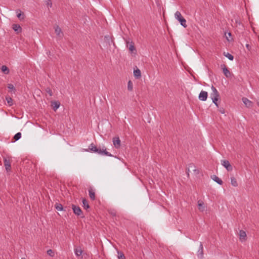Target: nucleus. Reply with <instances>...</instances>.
Masks as SVG:
<instances>
[{
	"instance_id": "obj_34",
	"label": "nucleus",
	"mask_w": 259,
	"mask_h": 259,
	"mask_svg": "<svg viewBox=\"0 0 259 259\" xmlns=\"http://www.w3.org/2000/svg\"><path fill=\"white\" fill-rule=\"evenodd\" d=\"M47 254L52 257H53L55 255L54 252L52 249H49L47 250Z\"/></svg>"
},
{
	"instance_id": "obj_44",
	"label": "nucleus",
	"mask_w": 259,
	"mask_h": 259,
	"mask_svg": "<svg viewBox=\"0 0 259 259\" xmlns=\"http://www.w3.org/2000/svg\"><path fill=\"white\" fill-rule=\"evenodd\" d=\"M21 259H26L25 257H22Z\"/></svg>"
},
{
	"instance_id": "obj_30",
	"label": "nucleus",
	"mask_w": 259,
	"mask_h": 259,
	"mask_svg": "<svg viewBox=\"0 0 259 259\" xmlns=\"http://www.w3.org/2000/svg\"><path fill=\"white\" fill-rule=\"evenodd\" d=\"M6 99L7 101L8 104L9 106H11L13 104V100L10 97H7L6 98Z\"/></svg>"
},
{
	"instance_id": "obj_39",
	"label": "nucleus",
	"mask_w": 259,
	"mask_h": 259,
	"mask_svg": "<svg viewBox=\"0 0 259 259\" xmlns=\"http://www.w3.org/2000/svg\"><path fill=\"white\" fill-rule=\"evenodd\" d=\"M8 87L10 90H14L15 89V88L12 84H9Z\"/></svg>"
},
{
	"instance_id": "obj_26",
	"label": "nucleus",
	"mask_w": 259,
	"mask_h": 259,
	"mask_svg": "<svg viewBox=\"0 0 259 259\" xmlns=\"http://www.w3.org/2000/svg\"><path fill=\"white\" fill-rule=\"evenodd\" d=\"M224 55L228 58L230 60H231L232 61L233 59H234V57L233 55H232L231 54H230L228 52H224Z\"/></svg>"
},
{
	"instance_id": "obj_7",
	"label": "nucleus",
	"mask_w": 259,
	"mask_h": 259,
	"mask_svg": "<svg viewBox=\"0 0 259 259\" xmlns=\"http://www.w3.org/2000/svg\"><path fill=\"white\" fill-rule=\"evenodd\" d=\"M197 255L198 258L201 259L203 256V247L201 242H200L199 249L197 251Z\"/></svg>"
},
{
	"instance_id": "obj_20",
	"label": "nucleus",
	"mask_w": 259,
	"mask_h": 259,
	"mask_svg": "<svg viewBox=\"0 0 259 259\" xmlns=\"http://www.w3.org/2000/svg\"><path fill=\"white\" fill-rule=\"evenodd\" d=\"M134 75L135 77L137 78H138L141 76V71L139 69H137L136 70H134Z\"/></svg>"
},
{
	"instance_id": "obj_25",
	"label": "nucleus",
	"mask_w": 259,
	"mask_h": 259,
	"mask_svg": "<svg viewBox=\"0 0 259 259\" xmlns=\"http://www.w3.org/2000/svg\"><path fill=\"white\" fill-rule=\"evenodd\" d=\"M2 71L6 74H8L9 73V68L5 65H3L1 68Z\"/></svg>"
},
{
	"instance_id": "obj_24",
	"label": "nucleus",
	"mask_w": 259,
	"mask_h": 259,
	"mask_svg": "<svg viewBox=\"0 0 259 259\" xmlns=\"http://www.w3.org/2000/svg\"><path fill=\"white\" fill-rule=\"evenodd\" d=\"M230 179H231V185L234 187H237L238 183H237L236 179L234 177H231Z\"/></svg>"
},
{
	"instance_id": "obj_33",
	"label": "nucleus",
	"mask_w": 259,
	"mask_h": 259,
	"mask_svg": "<svg viewBox=\"0 0 259 259\" xmlns=\"http://www.w3.org/2000/svg\"><path fill=\"white\" fill-rule=\"evenodd\" d=\"M125 256L124 254L120 251H118V259H124Z\"/></svg>"
},
{
	"instance_id": "obj_31",
	"label": "nucleus",
	"mask_w": 259,
	"mask_h": 259,
	"mask_svg": "<svg viewBox=\"0 0 259 259\" xmlns=\"http://www.w3.org/2000/svg\"><path fill=\"white\" fill-rule=\"evenodd\" d=\"M127 89L131 91L133 90V83L132 81L129 80L127 83Z\"/></svg>"
},
{
	"instance_id": "obj_43",
	"label": "nucleus",
	"mask_w": 259,
	"mask_h": 259,
	"mask_svg": "<svg viewBox=\"0 0 259 259\" xmlns=\"http://www.w3.org/2000/svg\"><path fill=\"white\" fill-rule=\"evenodd\" d=\"M257 104L258 106H259V100L257 101Z\"/></svg>"
},
{
	"instance_id": "obj_18",
	"label": "nucleus",
	"mask_w": 259,
	"mask_h": 259,
	"mask_svg": "<svg viewBox=\"0 0 259 259\" xmlns=\"http://www.w3.org/2000/svg\"><path fill=\"white\" fill-rule=\"evenodd\" d=\"M128 47L131 53H135L136 52V50L134 46V44L133 42H131L129 44Z\"/></svg>"
},
{
	"instance_id": "obj_2",
	"label": "nucleus",
	"mask_w": 259,
	"mask_h": 259,
	"mask_svg": "<svg viewBox=\"0 0 259 259\" xmlns=\"http://www.w3.org/2000/svg\"><path fill=\"white\" fill-rule=\"evenodd\" d=\"M72 210L73 212L78 216H80L81 218H83L81 209L79 206H77L75 205H72Z\"/></svg>"
},
{
	"instance_id": "obj_23",
	"label": "nucleus",
	"mask_w": 259,
	"mask_h": 259,
	"mask_svg": "<svg viewBox=\"0 0 259 259\" xmlns=\"http://www.w3.org/2000/svg\"><path fill=\"white\" fill-rule=\"evenodd\" d=\"M175 18L179 21V20L181 19L183 17L182 16L181 13L179 11H177L175 14Z\"/></svg>"
},
{
	"instance_id": "obj_17",
	"label": "nucleus",
	"mask_w": 259,
	"mask_h": 259,
	"mask_svg": "<svg viewBox=\"0 0 259 259\" xmlns=\"http://www.w3.org/2000/svg\"><path fill=\"white\" fill-rule=\"evenodd\" d=\"M223 67L222 68H223V73H224V75L227 77H229L231 76V73H230V71L227 68V67H226V66L225 65H223Z\"/></svg>"
},
{
	"instance_id": "obj_38",
	"label": "nucleus",
	"mask_w": 259,
	"mask_h": 259,
	"mask_svg": "<svg viewBox=\"0 0 259 259\" xmlns=\"http://www.w3.org/2000/svg\"><path fill=\"white\" fill-rule=\"evenodd\" d=\"M219 98H215V100H212V102L217 106L218 107V101Z\"/></svg>"
},
{
	"instance_id": "obj_1",
	"label": "nucleus",
	"mask_w": 259,
	"mask_h": 259,
	"mask_svg": "<svg viewBox=\"0 0 259 259\" xmlns=\"http://www.w3.org/2000/svg\"><path fill=\"white\" fill-rule=\"evenodd\" d=\"M96 153H97L98 154H100L101 155H106L110 157L113 156V155L111 153H109L106 151V148H105V146H103L102 148H98V151L96 152Z\"/></svg>"
},
{
	"instance_id": "obj_9",
	"label": "nucleus",
	"mask_w": 259,
	"mask_h": 259,
	"mask_svg": "<svg viewBox=\"0 0 259 259\" xmlns=\"http://www.w3.org/2000/svg\"><path fill=\"white\" fill-rule=\"evenodd\" d=\"M4 162L6 170L7 171L10 170L11 168V165L10 160L7 158L5 157L4 158Z\"/></svg>"
},
{
	"instance_id": "obj_4",
	"label": "nucleus",
	"mask_w": 259,
	"mask_h": 259,
	"mask_svg": "<svg viewBox=\"0 0 259 259\" xmlns=\"http://www.w3.org/2000/svg\"><path fill=\"white\" fill-rule=\"evenodd\" d=\"M221 164L223 166H224L226 169L229 171H232L233 169L232 166L230 164L229 161L228 160H222Z\"/></svg>"
},
{
	"instance_id": "obj_41",
	"label": "nucleus",
	"mask_w": 259,
	"mask_h": 259,
	"mask_svg": "<svg viewBox=\"0 0 259 259\" xmlns=\"http://www.w3.org/2000/svg\"><path fill=\"white\" fill-rule=\"evenodd\" d=\"M220 112H221L222 114L225 113V111H224V109L220 110Z\"/></svg>"
},
{
	"instance_id": "obj_21",
	"label": "nucleus",
	"mask_w": 259,
	"mask_h": 259,
	"mask_svg": "<svg viewBox=\"0 0 259 259\" xmlns=\"http://www.w3.org/2000/svg\"><path fill=\"white\" fill-rule=\"evenodd\" d=\"M13 29L15 31H17L18 32L21 31V27L18 24H13Z\"/></svg>"
},
{
	"instance_id": "obj_10",
	"label": "nucleus",
	"mask_w": 259,
	"mask_h": 259,
	"mask_svg": "<svg viewBox=\"0 0 259 259\" xmlns=\"http://www.w3.org/2000/svg\"><path fill=\"white\" fill-rule=\"evenodd\" d=\"M242 100L246 107L248 108L252 107L253 104L252 102L249 100L247 98L243 97L242 98Z\"/></svg>"
},
{
	"instance_id": "obj_12",
	"label": "nucleus",
	"mask_w": 259,
	"mask_h": 259,
	"mask_svg": "<svg viewBox=\"0 0 259 259\" xmlns=\"http://www.w3.org/2000/svg\"><path fill=\"white\" fill-rule=\"evenodd\" d=\"M198 206L199 210L201 212H203L205 210V207L204 205V203L201 200H199L198 201Z\"/></svg>"
},
{
	"instance_id": "obj_14",
	"label": "nucleus",
	"mask_w": 259,
	"mask_h": 259,
	"mask_svg": "<svg viewBox=\"0 0 259 259\" xmlns=\"http://www.w3.org/2000/svg\"><path fill=\"white\" fill-rule=\"evenodd\" d=\"M211 178L216 183H217L218 184L222 185L223 183L222 180L220 179L218 177H217L216 175H212L211 176Z\"/></svg>"
},
{
	"instance_id": "obj_11",
	"label": "nucleus",
	"mask_w": 259,
	"mask_h": 259,
	"mask_svg": "<svg viewBox=\"0 0 259 259\" xmlns=\"http://www.w3.org/2000/svg\"><path fill=\"white\" fill-rule=\"evenodd\" d=\"M239 239L241 242L244 241L246 240V234L244 231L240 230L239 233Z\"/></svg>"
},
{
	"instance_id": "obj_27",
	"label": "nucleus",
	"mask_w": 259,
	"mask_h": 259,
	"mask_svg": "<svg viewBox=\"0 0 259 259\" xmlns=\"http://www.w3.org/2000/svg\"><path fill=\"white\" fill-rule=\"evenodd\" d=\"M178 21L180 22L181 25L183 26L184 27L186 28L187 27L186 21L185 18H182L181 19L179 20Z\"/></svg>"
},
{
	"instance_id": "obj_22",
	"label": "nucleus",
	"mask_w": 259,
	"mask_h": 259,
	"mask_svg": "<svg viewBox=\"0 0 259 259\" xmlns=\"http://www.w3.org/2000/svg\"><path fill=\"white\" fill-rule=\"evenodd\" d=\"M82 202L83 207H84V208L85 209H87L90 208V206L88 203V202L85 199H83Z\"/></svg>"
},
{
	"instance_id": "obj_36",
	"label": "nucleus",
	"mask_w": 259,
	"mask_h": 259,
	"mask_svg": "<svg viewBox=\"0 0 259 259\" xmlns=\"http://www.w3.org/2000/svg\"><path fill=\"white\" fill-rule=\"evenodd\" d=\"M46 2H47V5L48 6H50V7H51L52 6V3L51 2V0H47Z\"/></svg>"
},
{
	"instance_id": "obj_13",
	"label": "nucleus",
	"mask_w": 259,
	"mask_h": 259,
	"mask_svg": "<svg viewBox=\"0 0 259 259\" xmlns=\"http://www.w3.org/2000/svg\"><path fill=\"white\" fill-rule=\"evenodd\" d=\"M17 17L20 20H23L25 18L24 14L19 9L16 10Z\"/></svg>"
},
{
	"instance_id": "obj_42",
	"label": "nucleus",
	"mask_w": 259,
	"mask_h": 259,
	"mask_svg": "<svg viewBox=\"0 0 259 259\" xmlns=\"http://www.w3.org/2000/svg\"><path fill=\"white\" fill-rule=\"evenodd\" d=\"M231 35V33L230 32H229L228 33V36H230Z\"/></svg>"
},
{
	"instance_id": "obj_19",
	"label": "nucleus",
	"mask_w": 259,
	"mask_h": 259,
	"mask_svg": "<svg viewBox=\"0 0 259 259\" xmlns=\"http://www.w3.org/2000/svg\"><path fill=\"white\" fill-rule=\"evenodd\" d=\"M89 149L91 151L96 153V152L98 151V148L93 144L92 143L89 146Z\"/></svg>"
},
{
	"instance_id": "obj_29",
	"label": "nucleus",
	"mask_w": 259,
	"mask_h": 259,
	"mask_svg": "<svg viewBox=\"0 0 259 259\" xmlns=\"http://www.w3.org/2000/svg\"><path fill=\"white\" fill-rule=\"evenodd\" d=\"M21 137V133L19 132L17 133L14 137V139L16 141L19 140Z\"/></svg>"
},
{
	"instance_id": "obj_6",
	"label": "nucleus",
	"mask_w": 259,
	"mask_h": 259,
	"mask_svg": "<svg viewBox=\"0 0 259 259\" xmlns=\"http://www.w3.org/2000/svg\"><path fill=\"white\" fill-rule=\"evenodd\" d=\"M54 28L57 36L59 38H62L64 36V34L61 29L59 27V26L58 25H56L54 27Z\"/></svg>"
},
{
	"instance_id": "obj_3",
	"label": "nucleus",
	"mask_w": 259,
	"mask_h": 259,
	"mask_svg": "<svg viewBox=\"0 0 259 259\" xmlns=\"http://www.w3.org/2000/svg\"><path fill=\"white\" fill-rule=\"evenodd\" d=\"M211 89L212 90V93L210 94L211 99V100H215V98H219L220 96L219 93L216 88L213 85L211 86Z\"/></svg>"
},
{
	"instance_id": "obj_35",
	"label": "nucleus",
	"mask_w": 259,
	"mask_h": 259,
	"mask_svg": "<svg viewBox=\"0 0 259 259\" xmlns=\"http://www.w3.org/2000/svg\"><path fill=\"white\" fill-rule=\"evenodd\" d=\"M46 92L50 96H52L53 95V92L51 89L49 88H47L46 89Z\"/></svg>"
},
{
	"instance_id": "obj_37",
	"label": "nucleus",
	"mask_w": 259,
	"mask_h": 259,
	"mask_svg": "<svg viewBox=\"0 0 259 259\" xmlns=\"http://www.w3.org/2000/svg\"><path fill=\"white\" fill-rule=\"evenodd\" d=\"M109 213L112 215V216H115L116 215V211L114 210H110L109 211Z\"/></svg>"
},
{
	"instance_id": "obj_16",
	"label": "nucleus",
	"mask_w": 259,
	"mask_h": 259,
	"mask_svg": "<svg viewBox=\"0 0 259 259\" xmlns=\"http://www.w3.org/2000/svg\"><path fill=\"white\" fill-rule=\"evenodd\" d=\"M89 196L92 200H94L95 199V193L94 190L92 188H90L89 189Z\"/></svg>"
},
{
	"instance_id": "obj_5",
	"label": "nucleus",
	"mask_w": 259,
	"mask_h": 259,
	"mask_svg": "<svg viewBox=\"0 0 259 259\" xmlns=\"http://www.w3.org/2000/svg\"><path fill=\"white\" fill-rule=\"evenodd\" d=\"M113 144L115 148L118 149L121 146V141L118 137H114L112 140Z\"/></svg>"
},
{
	"instance_id": "obj_15",
	"label": "nucleus",
	"mask_w": 259,
	"mask_h": 259,
	"mask_svg": "<svg viewBox=\"0 0 259 259\" xmlns=\"http://www.w3.org/2000/svg\"><path fill=\"white\" fill-rule=\"evenodd\" d=\"M60 104L58 101L52 102V106L54 111L57 110L60 107Z\"/></svg>"
},
{
	"instance_id": "obj_40",
	"label": "nucleus",
	"mask_w": 259,
	"mask_h": 259,
	"mask_svg": "<svg viewBox=\"0 0 259 259\" xmlns=\"http://www.w3.org/2000/svg\"><path fill=\"white\" fill-rule=\"evenodd\" d=\"M246 48L249 51L251 49V47L250 46V45L249 44H246Z\"/></svg>"
},
{
	"instance_id": "obj_8",
	"label": "nucleus",
	"mask_w": 259,
	"mask_h": 259,
	"mask_svg": "<svg viewBox=\"0 0 259 259\" xmlns=\"http://www.w3.org/2000/svg\"><path fill=\"white\" fill-rule=\"evenodd\" d=\"M200 100L202 101H205L207 100V93L205 91H202L198 97Z\"/></svg>"
},
{
	"instance_id": "obj_28",
	"label": "nucleus",
	"mask_w": 259,
	"mask_h": 259,
	"mask_svg": "<svg viewBox=\"0 0 259 259\" xmlns=\"http://www.w3.org/2000/svg\"><path fill=\"white\" fill-rule=\"evenodd\" d=\"M55 208L58 211H62L64 209L63 205L60 203H57Z\"/></svg>"
},
{
	"instance_id": "obj_32",
	"label": "nucleus",
	"mask_w": 259,
	"mask_h": 259,
	"mask_svg": "<svg viewBox=\"0 0 259 259\" xmlns=\"http://www.w3.org/2000/svg\"><path fill=\"white\" fill-rule=\"evenodd\" d=\"M82 253V250L80 249H76L75 250V254L76 256H80Z\"/></svg>"
}]
</instances>
